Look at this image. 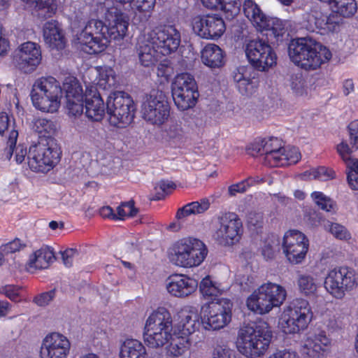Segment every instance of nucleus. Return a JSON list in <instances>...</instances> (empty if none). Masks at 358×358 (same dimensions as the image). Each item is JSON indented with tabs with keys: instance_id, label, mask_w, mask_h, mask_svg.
I'll use <instances>...</instances> for the list:
<instances>
[{
	"instance_id": "obj_1",
	"label": "nucleus",
	"mask_w": 358,
	"mask_h": 358,
	"mask_svg": "<svg viewBox=\"0 0 358 358\" xmlns=\"http://www.w3.org/2000/svg\"><path fill=\"white\" fill-rule=\"evenodd\" d=\"M92 12L103 17L107 25L100 20L91 19L73 40L77 48L90 55L103 52L110 39H123L129 27L128 16L112 0H97L92 6Z\"/></svg>"
},
{
	"instance_id": "obj_2",
	"label": "nucleus",
	"mask_w": 358,
	"mask_h": 358,
	"mask_svg": "<svg viewBox=\"0 0 358 358\" xmlns=\"http://www.w3.org/2000/svg\"><path fill=\"white\" fill-rule=\"evenodd\" d=\"M288 52L295 64L306 70L316 69L331 57L329 49L308 37L292 40Z\"/></svg>"
},
{
	"instance_id": "obj_3",
	"label": "nucleus",
	"mask_w": 358,
	"mask_h": 358,
	"mask_svg": "<svg viewBox=\"0 0 358 358\" xmlns=\"http://www.w3.org/2000/svg\"><path fill=\"white\" fill-rule=\"evenodd\" d=\"M173 319L164 307L154 310L147 318L143 332L144 342L148 348H160L173 338Z\"/></svg>"
},
{
	"instance_id": "obj_4",
	"label": "nucleus",
	"mask_w": 358,
	"mask_h": 358,
	"mask_svg": "<svg viewBox=\"0 0 358 358\" xmlns=\"http://www.w3.org/2000/svg\"><path fill=\"white\" fill-rule=\"evenodd\" d=\"M271 338V332L266 322L245 326L238 332L237 349L248 358H257L266 352Z\"/></svg>"
},
{
	"instance_id": "obj_5",
	"label": "nucleus",
	"mask_w": 358,
	"mask_h": 358,
	"mask_svg": "<svg viewBox=\"0 0 358 358\" xmlns=\"http://www.w3.org/2000/svg\"><path fill=\"white\" fill-rule=\"evenodd\" d=\"M33 106L43 113L57 112L63 97L60 83L52 76H43L35 80L31 91Z\"/></svg>"
},
{
	"instance_id": "obj_6",
	"label": "nucleus",
	"mask_w": 358,
	"mask_h": 358,
	"mask_svg": "<svg viewBox=\"0 0 358 358\" xmlns=\"http://www.w3.org/2000/svg\"><path fill=\"white\" fill-rule=\"evenodd\" d=\"M256 155L263 157L264 163L270 166H285L296 164L301 159L298 148L284 147L277 138L262 140L252 145Z\"/></svg>"
},
{
	"instance_id": "obj_7",
	"label": "nucleus",
	"mask_w": 358,
	"mask_h": 358,
	"mask_svg": "<svg viewBox=\"0 0 358 358\" xmlns=\"http://www.w3.org/2000/svg\"><path fill=\"white\" fill-rule=\"evenodd\" d=\"M287 292L282 286L268 282L260 285L248 298V309L255 313L264 315L273 308L280 307L285 301Z\"/></svg>"
},
{
	"instance_id": "obj_8",
	"label": "nucleus",
	"mask_w": 358,
	"mask_h": 358,
	"mask_svg": "<svg viewBox=\"0 0 358 358\" xmlns=\"http://www.w3.org/2000/svg\"><path fill=\"white\" fill-rule=\"evenodd\" d=\"M312 318L309 302L297 298L284 308L279 319V327L285 334H296L306 329Z\"/></svg>"
},
{
	"instance_id": "obj_9",
	"label": "nucleus",
	"mask_w": 358,
	"mask_h": 358,
	"mask_svg": "<svg viewBox=\"0 0 358 358\" xmlns=\"http://www.w3.org/2000/svg\"><path fill=\"white\" fill-rule=\"evenodd\" d=\"M61 154L60 148L53 141L33 145L28 152V166L36 173H48L59 162Z\"/></svg>"
},
{
	"instance_id": "obj_10",
	"label": "nucleus",
	"mask_w": 358,
	"mask_h": 358,
	"mask_svg": "<svg viewBox=\"0 0 358 358\" xmlns=\"http://www.w3.org/2000/svg\"><path fill=\"white\" fill-rule=\"evenodd\" d=\"M207 254V248L201 241L188 238L176 243L171 259L178 266L192 268L199 266Z\"/></svg>"
},
{
	"instance_id": "obj_11",
	"label": "nucleus",
	"mask_w": 358,
	"mask_h": 358,
	"mask_svg": "<svg viewBox=\"0 0 358 358\" xmlns=\"http://www.w3.org/2000/svg\"><path fill=\"white\" fill-rule=\"evenodd\" d=\"M325 290L334 298L342 299L347 292L358 287V273L347 266L336 267L329 270L324 278Z\"/></svg>"
},
{
	"instance_id": "obj_12",
	"label": "nucleus",
	"mask_w": 358,
	"mask_h": 358,
	"mask_svg": "<svg viewBox=\"0 0 358 358\" xmlns=\"http://www.w3.org/2000/svg\"><path fill=\"white\" fill-rule=\"evenodd\" d=\"M232 303L227 299H220L203 304L200 310L203 327L208 331L220 330L231 320Z\"/></svg>"
},
{
	"instance_id": "obj_13",
	"label": "nucleus",
	"mask_w": 358,
	"mask_h": 358,
	"mask_svg": "<svg viewBox=\"0 0 358 358\" xmlns=\"http://www.w3.org/2000/svg\"><path fill=\"white\" fill-rule=\"evenodd\" d=\"M106 110L110 123L117 127H127L134 117V101L131 96L124 92H114L108 96Z\"/></svg>"
},
{
	"instance_id": "obj_14",
	"label": "nucleus",
	"mask_w": 358,
	"mask_h": 358,
	"mask_svg": "<svg viewBox=\"0 0 358 358\" xmlns=\"http://www.w3.org/2000/svg\"><path fill=\"white\" fill-rule=\"evenodd\" d=\"M141 113L143 120L152 125L162 126L168 120L170 106L162 92L152 90L144 97Z\"/></svg>"
},
{
	"instance_id": "obj_15",
	"label": "nucleus",
	"mask_w": 358,
	"mask_h": 358,
	"mask_svg": "<svg viewBox=\"0 0 358 358\" xmlns=\"http://www.w3.org/2000/svg\"><path fill=\"white\" fill-rule=\"evenodd\" d=\"M172 96L177 108L182 111L193 108L199 97L194 78L187 73L176 76L172 83Z\"/></svg>"
},
{
	"instance_id": "obj_16",
	"label": "nucleus",
	"mask_w": 358,
	"mask_h": 358,
	"mask_svg": "<svg viewBox=\"0 0 358 358\" xmlns=\"http://www.w3.org/2000/svg\"><path fill=\"white\" fill-rule=\"evenodd\" d=\"M245 52L250 64L259 71H267L277 63V55L269 45L263 39L249 41Z\"/></svg>"
},
{
	"instance_id": "obj_17",
	"label": "nucleus",
	"mask_w": 358,
	"mask_h": 358,
	"mask_svg": "<svg viewBox=\"0 0 358 358\" xmlns=\"http://www.w3.org/2000/svg\"><path fill=\"white\" fill-rule=\"evenodd\" d=\"M282 250L289 264L293 265L302 264L309 250V240L300 231L289 230L283 236Z\"/></svg>"
},
{
	"instance_id": "obj_18",
	"label": "nucleus",
	"mask_w": 358,
	"mask_h": 358,
	"mask_svg": "<svg viewBox=\"0 0 358 358\" xmlns=\"http://www.w3.org/2000/svg\"><path fill=\"white\" fill-rule=\"evenodd\" d=\"M306 27L310 31L326 34L336 30L341 19L334 13H328L323 8L315 6L303 15Z\"/></svg>"
},
{
	"instance_id": "obj_19",
	"label": "nucleus",
	"mask_w": 358,
	"mask_h": 358,
	"mask_svg": "<svg viewBox=\"0 0 358 358\" xmlns=\"http://www.w3.org/2000/svg\"><path fill=\"white\" fill-rule=\"evenodd\" d=\"M219 227L213 238L221 245H232L237 243L241 236L242 223L233 213H226L218 217Z\"/></svg>"
},
{
	"instance_id": "obj_20",
	"label": "nucleus",
	"mask_w": 358,
	"mask_h": 358,
	"mask_svg": "<svg viewBox=\"0 0 358 358\" xmlns=\"http://www.w3.org/2000/svg\"><path fill=\"white\" fill-rule=\"evenodd\" d=\"M145 32L162 55L174 52L180 45V34L173 26H160Z\"/></svg>"
},
{
	"instance_id": "obj_21",
	"label": "nucleus",
	"mask_w": 358,
	"mask_h": 358,
	"mask_svg": "<svg viewBox=\"0 0 358 358\" xmlns=\"http://www.w3.org/2000/svg\"><path fill=\"white\" fill-rule=\"evenodd\" d=\"M41 60V46L31 41L24 42L20 45L13 55L15 64L25 73L35 71Z\"/></svg>"
},
{
	"instance_id": "obj_22",
	"label": "nucleus",
	"mask_w": 358,
	"mask_h": 358,
	"mask_svg": "<svg viewBox=\"0 0 358 358\" xmlns=\"http://www.w3.org/2000/svg\"><path fill=\"white\" fill-rule=\"evenodd\" d=\"M71 350L69 338L59 333L48 334L40 348L41 358H68Z\"/></svg>"
},
{
	"instance_id": "obj_23",
	"label": "nucleus",
	"mask_w": 358,
	"mask_h": 358,
	"mask_svg": "<svg viewBox=\"0 0 358 358\" xmlns=\"http://www.w3.org/2000/svg\"><path fill=\"white\" fill-rule=\"evenodd\" d=\"M192 28L200 37L206 39L220 38L225 31V24L222 17L217 15L199 16L194 19Z\"/></svg>"
},
{
	"instance_id": "obj_24",
	"label": "nucleus",
	"mask_w": 358,
	"mask_h": 358,
	"mask_svg": "<svg viewBox=\"0 0 358 358\" xmlns=\"http://www.w3.org/2000/svg\"><path fill=\"white\" fill-rule=\"evenodd\" d=\"M66 93V109L69 116L78 117L83 113V89L74 77H67L64 82Z\"/></svg>"
},
{
	"instance_id": "obj_25",
	"label": "nucleus",
	"mask_w": 358,
	"mask_h": 358,
	"mask_svg": "<svg viewBox=\"0 0 358 358\" xmlns=\"http://www.w3.org/2000/svg\"><path fill=\"white\" fill-rule=\"evenodd\" d=\"M330 338L324 331L309 334L303 341L302 352L310 358H322L329 351Z\"/></svg>"
},
{
	"instance_id": "obj_26",
	"label": "nucleus",
	"mask_w": 358,
	"mask_h": 358,
	"mask_svg": "<svg viewBox=\"0 0 358 358\" xmlns=\"http://www.w3.org/2000/svg\"><path fill=\"white\" fill-rule=\"evenodd\" d=\"M198 286L196 280L182 274L170 275L166 280V289L174 297L185 298L194 293Z\"/></svg>"
},
{
	"instance_id": "obj_27",
	"label": "nucleus",
	"mask_w": 358,
	"mask_h": 358,
	"mask_svg": "<svg viewBox=\"0 0 358 358\" xmlns=\"http://www.w3.org/2000/svg\"><path fill=\"white\" fill-rule=\"evenodd\" d=\"M84 96L85 115L92 121H101L105 115V106L96 86L87 85Z\"/></svg>"
},
{
	"instance_id": "obj_28",
	"label": "nucleus",
	"mask_w": 358,
	"mask_h": 358,
	"mask_svg": "<svg viewBox=\"0 0 358 358\" xmlns=\"http://www.w3.org/2000/svg\"><path fill=\"white\" fill-rule=\"evenodd\" d=\"M151 39L145 31L138 38L136 52L140 64L145 67L154 65L161 55Z\"/></svg>"
},
{
	"instance_id": "obj_29",
	"label": "nucleus",
	"mask_w": 358,
	"mask_h": 358,
	"mask_svg": "<svg viewBox=\"0 0 358 358\" xmlns=\"http://www.w3.org/2000/svg\"><path fill=\"white\" fill-rule=\"evenodd\" d=\"M200 314L195 308L188 307L182 309L178 313V322L177 323V329L179 333L189 338V336L194 334L199 329Z\"/></svg>"
},
{
	"instance_id": "obj_30",
	"label": "nucleus",
	"mask_w": 358,
	"mask_h": 358,
	"mask_svg": "<svg viewBox=\"0 0 358 358\" xmlns=\"http://www.w3.org/2000/svg\"><path fill=\"white\" fill-rule=\"evenodd\" d=\"M43 37L45 43L52 49L62 50L66 45V39L58 22L51 20L43 25Z\"/></svg>"
},
{
	"instance_id": "obj_31",
	"label": "nucleus",
	"mask_w": 358,
	"mask_h": 358,
	"mask_svg": "<svg viewBox=\"0 0 358 358\" xmlns=\"http://www.w3.org/2000/svg\"><path fill=\"white\" fill-rule=\"evenodd\" d=\"M252 73V68L246 66H238L233 72L234 81L242 94L249 95L255 91L256 85L253 80Z\"/></svg>"
},
{
	"instance_id": "obj_32",
	"label": "nucleus",
	"mask_w": 358,
	"mask_h": 358,
	"mask_svg": "<svg viewBox=\"0 0 358 358\" xmlns=\"http://www.w3.org/2000/svg\"><path fill=\"white\" fill-rule=\"evenodd\" d=\"M258 30L266 31L267 37L273 38L276 41H281L286 32L285 23L282 20L266 16Z\"/></svg>"
},
{
	"instance_id": "obj_33",
	"label": "nucleus",
	"mask_w": 358,
	"mask_h": 358,
	"mask_svg": "<svg viewBox=\"0 0 358 358\" xmlns=\"http://www.w3.org/2000/svg\"><path fill=\"white\" fill-rule=\"evenodd\" d=\"M162 138L171 147H180L185 141V132L181 122H171L162 130Z\"/></svg>"
},
{
	"instance_id": "obj_34",
	"label": "nucleus",
	"mask_w": 358,
	"mask_h": 358,
	"mask_svg": "<svg viewBox=\"0 0 358 358\" xmlns=\"http://www.w3.org/2000/svg\"><path fill=\"white\" fill-rule=\"evenodd\" d=\"M55 259L53 251L47 246H43L34 252L29 259V268L45 269L49 267Z\"/></svg>"
},
{
	"instance_id": "obj_35",
	"label": "nucleus",
	"mask_w": 358,
	"mask_h": 358,
	"mask_svg": "<svg viewBox=\"0 0 358 358\" xmlns=\"http://www.w3.org/2000/svg\"><path fill=\"white\" fill-rule=\"evenodd\" d=\"M0 134L7 138L9 148L6 151V157L10 159L12 157L13 147L15 145L18 137V131L11 125L8 115L0 113Z\"/></svg>"
},
{
	"instance_id": "obj_36",
	"label": "nucleus",
	"mask_w": 358,
	"mask_h": 358,
	"mask_svg": "<svg viewBox=\"0 0 358 358\" xmlns=\"http://www.w3.org/2000/svg\"><path fill=\"white\" fill-rule=\"evenodd\" d=\"M202 62L210 68H220L224 65V54L217 45L208 44L201 51Z\"/></svg>"
},
{
	"instance_id": "obj_37",
	"label": "nucleus",
	"mask_w": 358,
	"mask_h": 358,
	"mask_svg": "<svg viewBox=\"0 0 358 358\" xmlns=\"http://www.w3.org/2000/svg\"><path fill=\"white\" fill-rule=\"evenodd\" d=\"M120 358H148L145 347L137 339H126L120 346Z\"/></svg>"
},
{
	"instance_id": "obj_38",
	"label": "nucleus",
	"mask_w": 358,
	"mask_h": 358,
	"mask_svg": "<svg viewBox=\"0 0 358 358\" xmlns=\"http://www.w3.org/2000/svg\"><path fill=\"white\" fill-rule=\"evenodd\" d=\"M155 0H130L134 20L138 22H146L151 16L155 6Z\"/></svg>"
},
{
	"instance_id": "obj_39",
	"label": "nucleus",
	"mask_w": 358,
	"mask_h": 358,
	"mask_svg": "<svg viewBox=\"0 0 358 358\" xmlns=\"http://www.w3.org/2000/svg\"><path fill=\"white\" fill-rule=\"evenodd\" d=\"M96 79L94 84L105 90H110L117 85L115 73L111 67L99 66L95 69Z\"/></svg>"
},
{
	"instance_id": "obj_40",
	"label": "nucleus",
	"mask_w": 358,
	"mask_h": 358,
	"mask_svg": "<svg viewBox=\"0 0 358 358\" xmlns=\"http://www.w3.org/2000/svg\"><path fill=\"white\" fill-rule=\"evenodd\" d=\"M166 347L167 355L171 357H180L184 356L190 349L191 341L185 336H176L173 334V338L168 343Z\"/></svg>"
},
{
	"instance_id": "obj_41",
	"label": "nucleus",
	"mask_w": 358,
	"mask_h": 358,
	"mask_svg": "<svg viewBox=\"0 0 358 358\" xmlns=\"http://www.w3.org/2000/svg\"><path fill=\"white\" fill-rule=\"evenodd\" d=\"M288 86L296 96L307 97L310 92V87L301 72L292 73L290 76Z\"/></svg>"
},
{
	"instance_id": "obj_42",
	"label": "nucleus",
	"mask_w": 358,
	"mask_h": 358,
	"mask_svg": "<svg viewBox=\"0 0 358 358\" xmlns=\"http://www.w3.org/2000/svg\"><path fill=\"white\" fill-rule=\"evenodd\" d=\"M210 201L204 198L200 201H193L178 209L176 213L178 219H182L186 217L198 215L205 213L210 208Z\"/></svg>"
},
{
	"instance_id": "obj_43",
	"label": "nucleus",
	"mask_w": 358,
	"mask_h": 358,
	"mask_svg": "<svg viewBox=\"0 0 358 358\" xmlns=\"http://www.w3.org/2000/svg\"><path fill=\"white\" fill-rule=\"evenodd\" d=\"M243 12L245 17L258 29L266 15L259 6L252 0H245L243 3Z\"/></svg>"
},
{
	"instance_id": "obj_44",
	"label": "nucleus",
	"mask_w": 358,
	"mask_h": 358,
	"mask_svg": "<svg viewBox=\"0 0 358 358\" xmlns=\"http://www.w3.org/2000/svg\"><path fill=\"white\" fill-rule=\"evenodd\" d=\"M22 1L34 6L38 15L44 18L52 17L57 9L55 0H22Z\"/></svg>"
},
{
	"instance_id": "obj_45",
	"label": "nucleus",
	"mask_w": 358,
	"mask_h": 358,
	"mask_svg": "<svg viewBox=\"0 0 358 358\" xmlns=\"http://www.w3.org/2000/svg\"><path fill=\"white\" fill-rule=\"evenodd\" d=\"M203 5L210 9H220L229 13L231 16L238 14L239 3L238 0H201Z\"/></svg>"
},
{
	"instance_id": "obj_46",
	"label": "nucleus",
	"mask_w": 358,
	"mask_h": 358,
	"mask_svg": "<svg viewBox=\"0 0 358 358\" xmlns=\"http://www.w3.org/2000/svg\"><path fill=\"white\" fill-rule=\"evenodd\" d=\"M327 3L334 13L344 17H352L357 11V3L355 0H329Z\"/></svg>"
},
{
	"instance_id": "obj_47",
	"label": "nucleus",
	"mask_w": 358,
	"mask_h": 358,
	"mask_svg": "<svg viewBox=\"0 0 358 358\" xmlns=\"http://www.w3.org/2000/svg\"><path fill=\"white\" fill-rule=\"evenodd\" d=\"M32 129L41 136L49 138L54 136L57 130L55 122L45 118H35L31 123Z\"/></svg>"
},
{
	"instance_id": "obj_48",
	"label": "nucleus",
	"mask_w": 358,
	"mask_h": 358,
	"mask_svg": "<svg viewBox=\"0 0 358 358\" xmlns=\"http://www.w3.org/2000/svg\"><path fill=\"white\" fill-rule=\"evenodd\" d=\"M299 291L306 296L314 295L317 289L316 280L310 274H299L297 279Z\"/></svg>"
},
{
	"instance_id": "obj_49",
	"label": "nucleus",
	"mask_w": 358,
	"mask_h": 358,
	"mask_svg": "<svg viewBox=\"0 0 358 358\" xmlns=\"http://www.w3.org/2000/svg\"><path fill=\"white\" fill-rule=\"evenodd\" d=\"M199 289L205 297L217 296L224 292V287L221 284L213 281L209 276H206L201 281Z\"/></svg>"
},
{
	"instance_id": "obj_50",
	"label": "nucleus",
	"mask_w": 358,
	"mask_h": 358,
	"mask_svg": "<svg viewBox=\"0 0 358 358\" xmlns=\"http://www.w3.org/2000/svg\"><path fill=\"white\" fill-rule=\"evenodd\" d=\"M334 177V172L324 166L313 168L303 172L301 178L303 180H327Z\"/></svg>"
},
{
	"instance_id": "obj_51",
	"label": "nucleus",
	"mask_w": 358,
	"mask_h": 358,
	"mask_svg": "<svg viewBox=\"0 0 358 358\" xmlns=\"http://www.w3.org/2000/svg\"><path fill=\"white\" fill-rule=\"evenodd\" d=\"M311 197L315 203L323 210L327 212L335 213L336 210V203L329 197L324 195L321 192H314L311 194Z\"/></svg>"
},
{
	"instance_id": "obj_52",
	"label": "nucleus",
	"mask_w": 358,
	"mask_h": 358,
	"mask_svg": "<svg viewBox=\"0 0 358 358\" xmlns=\"http://www.w3.org/2000/svg\"><path fill=\"white\" fill-rule=\"evenodd\" d=\"M138 213V209L134 207V203L132 201L122 203L117 208L116 217L117 220H124L127 217H134Z\"/></svg>"
},
{
	"instance_id": "obj_53",
	"label": "nucleus",
	"mask_w": 358,
	"mask_h": 358,
	"mask_svg": "<svg viewBox=\"0 0 358 358\" xmlns=\"http://www.w3.org/2000/svg\"><path fill=\"white\" fill-rule=\"evenodd\" d=\"M348 182L353 190L358 189V160H350L347 163Z\"/></svg>"
},
{
	"instance_id": "obj_54",
	"label": "nucleus",
	"mask_w": 358,
	"mask_h": 358,
	"mask_svg": "<svg viewBox=\"0 0 358 358\" xmlns=\"http://www.w3.org/2000/svg\"><path fill=\"white\" fill-rule=\"evenodd\" d=\"M326 227L331 234L336 238L341 240H348L351 238L350 233L343 225L338 223H329Z\"/></svg>"
},
{
	"instance_id": "obj_55",
	"label": "nucleus",
	"mask_w": 358,
	"mask_h": 358,
	"mask_svg": "<svg viewBox=\"0 0 358 358\" xmlns=\"http://www.w3.org/2000/svg\"><path fill=\"white\" fill-rule=\"evenodd\" d=\"M176 185L173 182L169 180H160L155 187V190L157 191L155 199H162L164 195L170 193L171 190L174 189Z\"/></svg>"
},
{
	"instance_id": "obj_56",
	"label": "nucleus",
	"mask_w": 358,
	"mask_h": 358,
	"mask_svg": "<svg viewBox=\"0 0 358 358\" xmlns=\"http://www.w3.org/2000/svg\"><path fill=\"white\" fill-rule=\"evenodd\" d=\"M24 247V243L19 238H15L13 241L1 245L0 248V252H1L2 254L15 253L20 251Z\"/></svg>"
},
{
	"instance_id": "obj_57",
	"label": "nucleus",
	"mask_w": 358,
	"mask_h": 358,
	"mask_svg": "<svg viewBox=\"0 0 358 358\" xmlns=\"http://www.w3.org/2000/svg\"><path fill=\"white\" fill-rule=\"evenodd\" d=\"M277 241L274 239L267 240L262 248V255L266 260L271 259L275 257Z\"/></svg>"
},
{
	"instance_id": "obj_58",
	"label": "nucleus",
	"mask_w": 358,
	"mask_h": 358,
	"mask_svg": "<svg viewBox=\"0 0 358 358\" xmlns=\"http://www.w3.org/2000/svg\"><path fill=\"white\" fill-rule=\"evenodd\" d=\"M251 179H245L240 182L233 184L228 187V193L231 196H234L238 193H244L250 188Z\"/></svg>"
},
{
	"instance_id": "obj_59",
	"label": "nucleus",
	"mask_w": 358,
	"mask_h": 358,
	"mask_svg": "<svg viewBox=\"0 0 358 358\" xmlns=\"http://www.w3.org/2000/svg\"><path fill=\"white\" fill-rule=\"evenodd\" d=\"M213 358H234V352L226 345H217L213 350Z\"/></svg>"
},
{
	"instance_id": "obj_60",
	"label": "nucleus",
	"mask_w": 358,
	"mask_h": 358,
	"mask_svg": "<svg viewBox=\"0 0 358 358\" xmlns=\"http://www.w3.org/2000/svg\"><path fill=\"white\" fill-rule=\"evenodd\" d=\"M173 68L167 61H163L157 66V75L162 79V81L168 80L173 74Z\"/></svg>"
},
{
	"instance_id": "obj_61",
	"label": "nucleus",
	"mask_w": 358,
	"mask_h": 358,
	"mask_svg": "<svg viewBox=\"0 0 358 358\" xmlns=\"http://www.w3.org/2000/svg\"><path fill=\"white\" fill-rule=\"evenodd\" d=\"M55 297V291L50 290L36 296L34 301L39 306H45L48 305Z\"/></svg>"
},
{
	"instance_id": "obj_62",
	"label": "nucleus",
	"mask_w": 358,
	"mask_h": 358,
	"mask_svg": "<svg viewBox=\"0 0 358 358\" xmlns=\"http://www.w3.org/2000/svg\"><path fill=\"white\" fill-rule=\"evenodd\" d=\"M21 287L13 285H8L3 287L1 292L13 301H17L20 294Z\"/></svg>"
},
{
	"instance_id": "obj_63",
	"label": "nucleus",
	"mask_w": 358,
	"mask_h": 358,
	"mask_svg": "<svg viewBox=\"0 0 358 358\" xmlns=\"http://www.w3.org/2000/svg\"><path fill=\"white\" fill-rule=\"evenodd\" d=\"M350 144L358 149V120L351 122L348 125Z\"/></svg>"
},
{
	"instance_id": "obj_64",
	"label": "nucleus",
	"mask_w": 358,
	"mask_h": 358,
	"mask_svg": "<svg viewBox=\"0 0 358 358\" xmlns=\"http://www.w3.org/2000/svg\"><path fill=\"white\" fill-rule=\"evenodd\" d=\"M78 255L76 249L69 248L62 252V259L64 264L66 267H71L73 265V259Z\"/></svg>"
}]
</instances>
